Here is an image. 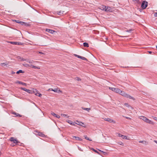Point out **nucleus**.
Wrapping results in <instances>:
<instances>
[{
  "label": "nucleus",
  "instance_id": "obj_43",
  "mask_svg": "<svg viewBox=\"0 0 157 157\" xmlns=\"http://www.w3.org/2000/svg\"><path fill=\"white\" fill-rule=\"evenodd\" d=\"M154 15L155 17H157V12L156 13H155Z\"/></svg>",
  "mask_w": 157,
  "mask_h": 157
},
{
  "label": "nucleus",
  "instance_id": "obj_39",
  "mask_svg": "<svg viewBox=\"0 0 157 157\" xmlns=\"http://www.w3.org/2000/svg\"><path fill=\"white\" fill-rule=\"evenodd\" d=\"M124 105H125V106L127 107L128 106V103H125L124 104Z\"/></svg>",
  "mask_w": 157,
  "mask_h": 157
},
{
  "label": "nucleus",
  "instance_id": "obj_28",
  "mask_svg": "<svg viewBox=\"0 0 157 157\" xmlns=\"http://www.w3.org/2000/svg\"><path fill=\"white\" fill-rule=\"evenodd\" d=\"M90 148V149L94 151V152H95L96 153H98V154H99V152H98L97 151V150H95V149H94V148Z\"/></svg>",
  "mask_w": 157,
  "mask_h": 157
},
{
  "label": "nucleus",
  "instance_id": "obj_14",
  "mask_svg": "<svg viewBox=\"0 0 157 157\" xmlns=\"http://www.w3.org/2000/svg\"><path fill=\"white\" fill-rule=\"evenodd\" d=\"M26 61L29 63H36V62H38L37 61H34L33 60H26Z\"/></svg>",
  "mask_w": 157,
  "mask_h": 157
},
{
  "label": "nucleus",
  "instance_id": "obj_23",
  "mask_svg": "<svg viewBox=\"0 0 157 157\" xmlns=\"http://www.w3.org/2000/svg\"><path fill=\"white\" fill-rule=\"evenodd\" d=\"M23 66L26 67H31V65H30L29 64H26V63H23Z\"/></svg>",
  "mask_w": 157,
  "mask_h": 157
},
{
  "label": "nucleus",
  "instance_id": "obj_25",
  "mask_svg": "<svg viewBox=\"0 0 157 157\" xmlns=\"http://www.w3.org/2000/svg\"><path fill=\"white\" fill-rule=\"evenodd\" d=\"M61 115L63 117H66L67 118H69V116H67V115L64 114H61Z\"/></svg>",
  "mask_w": 157,
  "mask_h": 157
},
{
  "label": "nucleus",
  "instance_id": "obj_54",
  "mask_svg": "<svg viewBox=\"0 0 157 157\" xmlns=\"http://www.w3.org/2000/svg\"><path fill=\"white\" fill-rule=\"evenodd\" d=\"M91 56L92 57V55L91 54H90Z\"/></svg>",
  "mask_w": 157,
  "mask_h": 157
},
{
  "label": "nucleus",
  "instance_id": "obj_32",
  "mask_svg": "<svg viewBox=\"0 0 157 157\" xmlns=\"http://www.w3.org/2000/svg\"><path fill=\"white\" fill-rule=\"evenodd\" d=\"M118 144L120 145H122V146H123L124 145V144L123 143H122V142H119L118 143Z\"/></svg>",
  "mask_w": 157,
  "mask_h": 157
},
{
  "label": "nucleus",
  "instance_id": "obj_6",
  "mask_svg": "<svg viewBox=\"0 0 157 157\" xmlns=\"http://www.w3.org/2000/svg\"><path fill=\"white\" fill-rule=\"evenodd\" d=\"M10 141L13 142V143L15 144H17L18 141L17 140L15 139V138L13 137H11L10 139Z\"/></svg>",
  "mask_w": 157,
  "mask_h": 157
},
{
  "label": "nucleus",
  "instance_id": "obj_1",
  "mask_svg": "<svg viewBox=\"0 0 157 157\" xmlns=\"http://www.w3.org/2000/svg\"><path fill=\"white\" fill-rule=\"evenodd\" d=\"M118 93L125 97L129 98V99H132L133 100H134V98H133L130 95L128 94H126L124 92L122 91L121 90V92H120L119 93Z\"/></svg>",
  "mask_w": 157,
  "mask_h": 157
},
{
  "label": "nucleus",
  "instance_id": "obj_16",
  "mask_svg": "<svg viewBox=\"0 0 157 157\" xmlns=\"http://www.w3.org/2000/svg\"><path fill=\"white\" fill-rule=\"evenodd\" d=\"M15 83H18L19 84H22L24 86H26V83H24V82H21L19 81H17L15 82Z\"/></svg>",
  "mask_w": 157,
  "mask_h": 157
},
{
  "label": "nucleus",
  "instance_id": "obj_22",
  "mask_svg": "<svg viewBox=\"0 0 157 157\" xmlns=\"http://www.w3.org/2000/svg\"><path fill=\"white\" fill-rule=\"evenodd\" d=\"M140 118V119L144 121V122H145L147 120V118L144 116H141Z\"/></svg>",
  "mask_w": 157,
  "mask_h": 157
},
{
  "label": "nucleus",
  "instance_id": "obj_12",
  "mask_svg": "<svg viewBox=\"0 0 157 157\" xmlns=\"http://www.w3.org/2000/svg\"><path fill=\"white\" fill-rule=\"evenodd\" d=\"M51 114L53 116L56 117V118L59 119L60 118V116L59 115H57L55 113H54L53 112H52L51 113Z\"/></svg>",
  "mask_w": 157,
  "mask_h": 157
},
{
  "label": "nucleus",
  "instance_id": "obj_47",
  "mask_svg": "<svg viewBox=\"0 0 157 157\" xmlns=\"http://www.w3.org/2000/svg\"><path fill=\"white\" fill-rule=\"evenodd\" d=\"M22 61H26V59H23H23H22Z\"/></svg>",
  "mask_w": 157,
  "mask_h": 157
},
{
  "label": "nucleus",
  "instance_id": "obj_55",
  "mask_svg": "<svg viewBox=\"0 0 157 157\" xmlns=\"http://www.w3.org/2000/svg\"><path fill=\"white\" fill-rule=\"evenodd\" d=\"M90 109V108H89V111Z\"/></svg>",
  "mask_w": 157,
  "mask_h": 157
},
{
  "label": "nucleus",
  "instance_id": "obj_18",
  "mask_svg": "<svg viewBox=\"0 0 157 157\" xmlns=\"http://www.w3.org/2000/svg\"><path fill=\"white\" fill-rule=\"evenodd\" d=\"M30 67H31L33 68H34V69H40V67L34 66V65H31Z\"/></svg>",
  "mask_w": 157,
  "mask_h": 157
},
{
  "label": "nucleus",
  "instance_id": "obj_37",
  "mask_svg": "<svg viewBox=\"0 0 157 157\" xmlns=\"http://www.w3.org/2000/svg\"><path fill=\"white\" fill-rule=\"evenodd\" d=\"M38 53L39 54H44V53L42 52H38Z\"/></svg>",
  "mask_w": 157,
  "mask_h": 157
},
{
  "label": "nucleus",
  "instance_id": "obj_11",
  "mask_svg": "<svg viewBox=\"0 0 157 157\" xmlns=\"http://www.w3.org/2000/svg\"><path fill=\"white\" fill-rule=\"evenodd\" d=\"M111 8L108 7L107 8H105V9H101V10L106 11H110Z\"/></svg>",
  "mask_w": 157,
  "mask_h": 157
},
{
  "label": "nucleus",
  "instance_id": "obj_13",
  "mask_svg": "<svg viewBox=\"0 0 157 157\" xmlns=\"http://www.w3.org/2000/svg\"><path fill=\"white\" fill-rule=\"evenodd\" d=\"M139 142V143H143V144H144L145 145H147L148 143V142L146 141H144V140L140 141Z\"/></svg>",
  "mask_w": 157,
  "mask_h": 157
},
{
  "label": "nucleus",
  "instance_id": "obj_30",
  "mask_svg": "<svg viewBox=\"0 0 157 157\" xmlns=\"http://www.w3.org/2000/svg\"><path fill=\"white\" fill-rule=\"evenodd\" d=\"M121 137L122 139H125V140L128 139H127V137L126 136H124V135H122V137Z\"/></svg>",
  "mask_w": 157,
  "mask_h": 157
},
{
  "label": "nucleus",
  "instance_id": "obj_8",
  "mask_svg": "<svg viewBox=\"0 0 157 157\" xmlns=\"http://www.w3.org/2000/svg\"><path fill=\"white\" fill-rule=\"evenodd\" d=\"M145 122H146L147 123L150 124L152 125H154L155 124V123H154V122L150 120H149L147 118V120Z\"/></svg>",
  "mask_w": 157,
  "mask_h": 157
},
{
  "label": "nucleus",
  "instance_id": "obj_36",
  "mask_svg": "<svg viewBox=\"0 0 157 157\" xmlns=\"http://www.w3.org/2000/svg\"><path fill=\"white\" fill-rule=\"evenodd\" d=\"M153 118L154 120L157 121V117H154Z\"/></svg>",
  "mask_w": 157,
  "mask_h": 157
},
{
  "label": "nucleus",
  "instance_id": "obj_41",
  "mask_svg": "<svg viewBox=\"0 0 157 157\" xmlns=\"http://www.w3.org/2000/svg\"><path fill=\"white\" fill-rule=\"evenodd\" d=\"M84 109L86 110H88V108H84Z\"/></svg>",
  "mask_w": 157,
  "mask_h": 157
},
{
  "label": "nucleus",
  "instance_id": "obj_29",
  "mask_svg": "<svg viewBox=\"0 0 157 157\" xmlns=\"http://www.w3.org/2000/svg\"><path fill=\"white\" fill-rule=\"evenodd\" d=\"M83 44V45L84 47H88V44L87 43H85V42Z\"/></svg>",
  "mask_w": 157,
  "mask_h": 157
},
{
  "label": "nucleus",
  "instance_id": "obj_20",
  "mask_svg": "<svg viewBox=\"0 0 157 157\" xmlns=\"http://www.w3.org/2000/svg\"><path fill=\"white\" fill-rule=\"evenodd\" d=\"M72 137L73 139L75 138V139L76 140H82L81 139L78 137H76L75 136H73Z\"/></svg>",
  "mask_w": 157,
  "mask_h": 157
},
{
  "label": "nucleus",
  "instance_id": "obj_50",
  "mask_svg": "<svg viewBox=\"0 0 157 157\" xmlns=\"http://www.w3.org/2000/svg\"><path fill=\"white\" fill-rule=\"evenodd\" d=\"M98 151H101V152H103V151H101V150H99V149H98Z\"/></svg>",
  "mask_w": 157,
  "mask_h": 157
},
{
  "label": "nucleus",
  "instance_id": "obj_49",
  "mask_svg": "<svg viewBox=\"0 0 157 157\" xmlns=\"http://www.w3.org/2000/svg\"><path fill=\"white\" fill-rule=\"evenodd\" d=\"M57 92H61V90H58Z\"/></svg>",
  "mask_w": 157,
  "mask_h": 157
},
{
  "label": "nucleus",
  "instance_id": "obj_21",
  "mask_svg": "<svg viewBox=\"0 0 157 157\" xmlns=\"http://www.w3.org/2000/svg\"><path fill=\"white\" fill-rule=\"evenodd\" d=\"M48 91H50V90H52V91H54V92H58L59 93V92H57V91H58V90L57 89H49L48 90Z\"/></svg>",
  "mask_w": 157,
  "mask_h": 157
},
{
  "label": "nucleus",
  "instance_id": "obj_31",
  "mask_svg": "<svg viewBox=\"0 0 157 157\" xmlns=\"http://www.w3.org/2000/svg\"><path fill=\"white\" fill-rule=\"evenodd\" d=\"M64 12V11L61 12V11H59L57 12V14L58 15H60L61 14H63V13Z\"/></svg>",
  "mask_w": 157,
  "mask_h": 157
},
{
  "label": "nucleus",
  "instance_id": "obj_9",
  "mask_svg": "<svg viewBox=\"0 0 157 157\" xmlns=\"http://www.w3.org/2000/svg\"><path fill=\"white\" fill-rule=\"evenodd\" d=\"M46 31L52 34H53L54 32L56 33V31L49 29H46Z\"/></svg>",
  "mask_w": 157,
  "mask_h": 157
},
{
  "label": "nucleus",
  "instance_id": "obj_33",
  "mask_svg": "<svg viewBox=\"0 0 157 157\" xmlns=\"http://www.w3.org/2000/svg\"><path fill=\"white\" fill-rule=\"evenodd\" d=\"M117 136H119V137H122V135L121 134L119 133H117Z\"/></svg>",
  "mask_w": 157,
  "mask_h": 157
},
{
  "label": "nucleus",
  "instance_id": "obj_44",
  "mask_svg": "<svg viewBox=\"0 0 157 157\" xmlns=\"http://www.w3.org/2000/svg\"><path fill=\"white\" fill-rule=\"evenodd\" d=\"M16 21V22L17 23H21V21Z\"/></svg>",
  "mask_w": 157,
  "mask_h": 157
},
{
  "label": "nucleus",
  "instance_id": "obj_45",
  "mask_svg": "<svg viewBox=\"0 0 157 157\" xmlns=\"http://www.w3.org/2000/svg\"><path fill=\"white\" fill-rule=\"evenodd\" d=\"M125 118L127 119H131V118H130L128 117H125Z\"/></svg>",
  "mask_w": 157,
  "mask_h": 157
},
{
  "label": "nucleus",
  "instance_id": "obj_26",
  "mask_svg": "<svg viewBox=\"0 0 157 157\" xmlns=\"http://www.w3.org/2000/svg\"><path fill=\"white\" fill-rule=\"evenodd\" d=\"M38 135L42 137H44V135L43 133L40 132H38Z\"/></svg>",
  "mask_w": 157,
  "mask_h": 157
},
{
  "label": "nucleus",
  "instance_id": "obj_35",
  "mask_svg": "<svg viewBox=\"0 0 157 157\" xmlns=\"http://www.w3.org/2000/svg\"><path fill=\"white\" fill-rule=\"evenodd\" d=\"M1 65L2 66H4L6 65V64L3 63H1Z\"/></svg>",
  "mask_w": 157,
  "mask_h": 157
},
{
  "label": "nucleus",
  "instance_id": "obj_10",
  "mask_svg": "<svg viewBox=\"0 0 157 157\" xmlns=\"http://www.w3.org/2000/svg\"><path fill=\"white\" fill-rule=\"evenodd\" d=\"M67 122L69 123V124H70L71 125H73L74 126L75 125V123L71 121L67 120L66 121Z\"/></svg>",
  "mask_w": 157,
  "mask_h": 157
},
{
  "label": "nucleus",
  "instance_id": "obj_24",
  "mask_svg": "<svg viewBox=\"0 0 157 157\" xmlns=\"http://www.w3.org/2000/svg\"><path fill=\"white\" fill-rule=\"evenodd\" d=\"M13 114H14L16 115V116H19V117H21V115H20L17 113H15V112H13Z\"/></svg>",
  "mask_w": 157,
  "mask_h": 157
},
{
  "label": "nucleus",
  "instance_id": "obj_27",
  "mask_svg": "<svg viewBox=\"0 0 157 157\" xmlns=\"http://www.w3.org/2000/svg\"><path fill=\"white\" fill-rule=\"evenodd\" d=\"M24 72L22 70H19V71H17L16 72V73L17 74H19L20 73H24Z\"/></svg>",
  "mask_w": 157,
  "mask_h": 157
},
{
  "label": "nucleus",
  "instance_id": "obj_7",
  "mask_svg": "<svg viewBox=\"0 0 157 157\" xmlns=\"http://www.w3.org/2000/svg\"><path fill=\"white\" fill-rule=\"evenodd\" d=\"M104 120L110 123H116V122L114 121L109 118H105L104 119Z\"/></svg>",
  "mask_w": 157,
  "mask_h": 157
},
{
  "label": "nucleus",
  "instance_id": "obj_56",
  "mask_svg": "<svg viewBox=\"0 0 157 157\" xmlns=\"http://www.w3.org/2000/svg\"><path fill=\"white\" fill-rule=\"evenodd\" d=\"M12 146H14V145H12Z\"/></svg>",
  "mask_w": 157,
  "mask_h": 157
},
{
  "label": "nucleus",
  "instance_id": "obj_38",
  "mask_svg": "<svg viewBox=\"0 0 157 157\" xmlns=\"http://www.w3.org/2000/svg\"><path fill=\"white\" fill-rule=\"evenodd\" d=\"M132 31L131 30H126L125 31L126 32H131Z\"/></svg>",
  "mask_w": 157,
  "mask_h": 157
},
{
  "label": "nucleus",
  "instance_id": "obj_5",
  "mask_svg": "<svg viewBox=\"0 0 157 157\" xmlns=\"http://www.w3.org/2000/svg\"><path fill=\"white\" fill-rule=\"evenodd\" d=\"M20 89L22 90H23L26 91V92H27L31 94H33V91H32V90H31L29 89H27L25 88L21 87Z\"/></svg>",
  "mask_w": 157,
  "mask_h": 157
},
{
  "label": "nucleus",
  "instance_id": "obj_19",
  "mask_svg": "<svg viewBox=\"0 0 157 157\" xmlns=\"http://www.w3.org/2000/svg\"><path fill=\"white\" fill-rule=\"evenodd\" d=\"M10 43L11 44H14V45H19L21 43L20 42H11Z\"/></svg>",
  "mask_w": 157,
  "mask_h": 157
},
{
  "label": "nucleus",
  "instance_id": "obj_15",
  "mask_svg": "<svg viewBox=\"0 0 157 157\" xmlns=\"http://www.w3.org/2000/svg\"><path fill=\"white\" fill-rule=\"evenodd\" d=\"M75 124H78V125H81V126H82L84 124L81 122H80V121H76V123H75Z\"/></svg>",
  "mask_w": 157,
  "mask_h": 157
},
{
  "label": "nucleus",
  "instance_id": "obj_53",
  "mask_svg": "<svg viewBox=\"0 0 157 157\" xmlns=\"http://www.w3.org/2000/svg\"><path fill=\"white\" fill-rule=\"evenodd\" d=\"M89 141H92V140L90 139H89Z\"/></svg>",
  "mask_w": 157,
  "mask_h": 157
},
{
  "label": "nucleus",
  "instance_id": "obj_40",
  "mask_svg": "<svg viewBox=\"0 0 157 157\" xmlns=\"http://www.w3.org/2000/svg\"><path fill=\"white\" fill-rule=\"evenodd\" d=\"M105 8H106V6H103L102 7H101V9H105Z\"/></svg>",
  "mask_w": 157,
  "mask_h": 157
},
{
  "label": "nucleus",
  "instance_id": "obj_42",
  "mask_svg": "<svg viewBox=\"0 0 157 157\" xmlns=\"http://www.w3.org/2000/svg\"><path fill=\"white\" fill-rule=\"evenodd\" d=\"M76 80L78 81H79L81 80L79 78H77Z\"/></svg>",
  "mask_w": 157,
  "mask_h": 157
},
{
  "label": "nucleus",
  "instance_id": "obj_17",
  "mask_svg": "<svg viewBox=\"0 0 157 157\" xmlns=\"http://www.w3.org/2000/svg\"><path fill=\"white\" fill-rule=\"evenodd\" d=\"M75 56L79 58H80V59H82V60H86V58L85 57H83L81 56H80L79 55H75Z\"/></svg>",
  "mask_w": 157,
  "mask_h": 157
},
{
  "label": "nucleus",
  "instance_id": "obj_46",
  "mask_svg": "<svg viewBox=\"0 0 157 157\" xmlns=\"http://www.w3.org/2000/svg\"><path fill=\"white\" fill-rule=\"evenodd\" d=\"M78 149L81 151H82V150H81V148H79V147H78Z\"/></svg>",
  "mask_w": 157,
  "mask_h": 157
},
{
  "label": "nucleus",
  "instance_id": "obj_2",
  "mask_svg": "<svg viewBox=\"0 0 157 157\" xmlns=\"http://www.w3.org/2000/svg\"><path fill=\"white\" fill-rule=\"evenodd\" d=\"M32 91H33V93L35 94V95L36 96L39 97H41L42 96V94L39 93L38 90L36 89H33V90H32Z\"/></svg>",
  "mask_w": 157,
  "mask_h": 157
},
{
  "label": "nucleus",
  "instance_id": "obj_48",
  "mask_svg": "<svg viewBox=\"0 0 157 157\" xmlns=\"http://www.w3.org/2000/svg\"><path fill=\"white\" fill-rule=\"evenodd\" d=\"M154 141L157 144V140H154Z\"/></svg>",
  "mask_w": 157,
  "mask_h": 157
},
{
  "label": "nucleus",
  "instance_id": "obj_51",
  "mask_svg": "<svg viewBox=\"0 0 157 157\" xmlns=\"http://www.w3.org/2000/svg\"><path fill=\"white\" fill-rule=\"evenodd\" d=\"M149 52V53L150 54H151V53H152V52Z\"/></svg>",
  "mask_w": 157,
  "mask_h": 157
},
{
  "label": "nucleus",
  "instance_id": "obj_52",
  "mask_svg": "<svg viewBox=\"0 0 157 157\" xmlns=\"http://www.w3.org/2000/svg\"><path fill=\"white\" fill-rule=\"evenodd\" d=\"M14 73H15V72H13V71H12V74H14Z\"/></svg>",
  "mask_w": 157,
  "mask_h": 157
},
{
  "label": "nucleus",
  "instance_id": "obj_3",
  "mask_svg": "<svg viewBox=\"0 0 157 157\" xmlns=\"http://www.w3.org/2000/svg\"><path fill=\"white\" fill-rule=\"evenodd\" d=\"M109 89L117 93L121 92V90L117 88L109 87Z\"/></svg>",
  "mask_w": 157,
  "mask_h": 157
},
{
  "label": "nucleus",
  "instance_id": "obj_34",
  "mask_svg": "<svg viewBox=\"0 0 157 157\" xmlns=\"http://www.w3.org/2000/svg\"><path fill=\"white\" fill-rule=\"evenodd\" d=\"M84 137H85V138L87 140H88V137H87V136H84Z\"/></svg>",
  "mask_w": 157,
  "mask_h": 157
},
{
  "label": "nucleus",
  "instance_id": "obj_4",
  "mask_svg": "<svg viewBox=\"0 0 157 157\" xmlns=\"http://www.w3.org/2000/svg\"><path fill=\"white\" fill-rule=\"evenodd\" d=\"M148 2L146 1H143L141 5V7L143 9H145L147 6Z\"/></svg>",
  "mask_w": 157,
  "mask_h": 157
}]
</instances>
